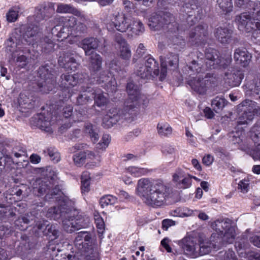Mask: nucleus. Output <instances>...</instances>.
<instances>
[{
	"mask_svg": "<svg viewBox=\"0 0 260 260\" xmlns=\"http://www.w3.org/2000/svg\"><path fill=\"white\" fill-rule=\"evenodd\" d=\"M120 57L124 60H128L131 57V51L128 45L119 46Z\"/></svg>",
	"mask_w": 260,
	"mask_h": 260,
	"instance_id": "49",
	"label": "nucleus"
},
{
	"mask_svg": "<svg viewBox=\"0 0 260 260\" xmlns=\"http://www.w3.org/2000/svg\"><path fill=\"white\" fill-rule=\"evenodd\" d=\"M244 16L242 15V14L237 15L235 18V22L238 26V28L239 30L243 31L244 30Z\"/></svg>",
	"mask_w": 260,
	"mask_h": 260,
	"instance_id": "62",
	"label": "nucleus"
},
{
	"mask_svg": "<svg viewBox=\"0 0 260 260\" xmlns=\"http://www.w3.org/2000/svg\"><path fill=\"white\" fill-rule=\"evenodd\" d=\"M82 93L77 98V104L79 105L85 104L89 100H91V92L93 88L90 87L82 86Z\"/></svg>",
	"mask_w": 260,
	"mask_h": 260,
	"instance_id": "31",
	"label": "nucleus"
},
{
	"mask_svg": "<svg viewBox=\"0 0 260 260\" xmlns=\"http://www.w3.org/2000/svg\"><path fill=\"white\" fill-rule=\"evenodd\" d=\"M226 104V101L224 99L216 97L212 102V106L214 110L218 112V110H221Z\"/></svg>",
	"mask_w": 260,
	"mask_h": 260,
	"instance_id": "50",
	"label": "nucleus"
},
{
	"mask_svg": "<svg viewBox=\"0 0 260 260\" xmlns=\"http://www.w3.org/2000/svg\"><path fill=\"white\" fill-rule=\"evenodd\" d=\"M175 3L181 5V11L188 17L192 16L193 11L197 8V0H173Z\"/></svg>",
	"mask_w": 260,
	"mask_h": 260,
	"instance_id": "23",
	"label": "nucleus"
},
{
	"mask_svg": "<svg viewBox=\"0 0 260 260\" xmlns=\"http://www.w3.org/2000/svg\"><path fill=\"white\" fill-rule=\"evenodd\" d=\"M88 68L90 71L93 73L100 70L102 68V58L97 53H92L88 55Z\"/></svg>",
	"mask_w": 260,
	"mask_h": 260,
	"instance_id": "25",
	"label": "nucleus"
},
{
	"mask_svg": "<svg viewBox=\"0 0 260 260\" xmlns=\"http://www.w3.org/2000/svg\"><path fill=\"white\" fill-rule=\"evenodd\" d=\"M178 244L183 252L186 254L196 255L198 252L197 251L198 244L192 237H186L184 238L179 241Z\"/></svg>",
	"mask_w": 260,
	"mask_h": 260,
	"instance_id": "20",
	"label": "nucleus"
},
{
	"mask_svg": "<svg viewBox=\"0 0 260 260\" xmlns=\"http://www.w3.org/2000/svg\"><path fill=\"white\" fill-rule=\"evenodd\" d=\"M63 202L64 203L63 205H61L60 206L56 207V212H55L53 219L57 220L61 218V220H62L64 218L63 215H66L69 210L72 208L69 207V206H72L74 205V203L67 198L63 199Z\"/></svg>",
	"mask_w": 260,
	"mask_h": 260,
	"instance_id": "26",
	"label": "nucleus"
},
{
	"mask_svg": "<svg viewBox=\"0 0 260 260\" xmlns=\"http://www.w3.org/2000/svg\"><path fill=\"white\" fill-rule=\"evenodd\" d=\"M207 27L199 25L190 31L189 42L192 45H205L207 41Z\"/></svg>",
	"mask_w": 260,
	"mask_h": 260,
	"instance_id": "13",
	"label": "nucleus"
},
{
	"mask_svg": "<svg viewBox=\"0 0 260 260\" xmlns=\"http://www.w3.org/2000/svg\"><path fill=\"white\" fill-rule=\"evenodd\" d=\"M62 115L66 118H70L71 119H74L75 115L73 114V107L71 106H68L63 108L62 110Z\"/></svg>",
	"mask_w": 260,
	"mask_h": 260,
	"instance_id": "59",
	"label": "nucleus"
},
{
	"mask_svg": "<svg viewBox=\"0 0 260 260\" xmlns=\"http://www.w3.org/2000/svg\"><path fill=\"white\" fill-rule=\"evenodd\" d=\"M72 90L67 88H62L58 93L59 102H63L69 99L72 96Z\"/></svg>",
	"mask_w": 260,
	"mask_h": 260,
	"instance_id": "56",
	"label": "nucleus"
},
{
	"mask_svg": "<svg viewBox=\"0 0 260 260\" xmlns=\"http://www.w3.org/2000/svg\"><path fill=\"white\" fill-rule=\"evenodd\" d=\"M15 215L13 212L12 208L9 206H6L0 203V216L1 217H12Z\"/></svg>",
	"mask_w": 260,
	"mask_h": 260,
	"instance_id": "51",
	"label": "nucleus"
},
{
	"mask_svg": "<svg viewBox=\"0 0 260 260\" xmlns=\"http://www.w3.org/2000/svg\"><path fill=\"white\" fill-rule=\"evenodd\" d=\"M19 105L25 109H32L38 106V99L32 93L25 91L19 94L18 100Z\"/></svg>",
	"mask_w": 260,
	"mask_h": 260,
	"instance_id": "16",
	"label": "nucleus"
},
{
	"mask_svg": "<svg viewBox=\"0 0 260 260\" xmlns=\"http://www.w3.org/2000/svg\"><path fill=\"white\" fill-rule=\"evenodd\" d=\"M101 41L93 38H87L83 40L81 43V47L84 50L85 55H88L92 53H95L94 50L101 45Z\"/></svg>",
	"mask_w": 260,
	"mask_h": 260,
	"instance_id": "22",
	"label": "nucleus"
},
{
	"mask_svg": "<svg viewBox=\"0 0 260 260\" xmlns=\"http://www.w3.org/2000/svg\"><path fill=\"white\" fill-rule=\"evenodd\" d=\"M119 112L118 110L113 108L109 109L105 116L115 124L120 119L121 115Z\"/></svg>",
	"mask_w": 260,
	"mask_h": 260,
	"instance_id": "44",
	"label": "nucleus"
},
{
	"mask_svg": "<svg viewBox=\"0 0 260 260\" xmlns=\"http://www.w3.org/2000/svg\"><path fill=\"white\" fill-rule=\"evenodd\" d=\"M82 76L83 75L79 73L74 75L62 74L60 77L59 86L61 88L70 89L76 86L79 82H82Z\"/></svg>",
	"mask_w": 260,
	"mask_h": 260,
	"instance_id": "19",
	"label": "nucleus"
},
{
	"mask_svg": "<svg viewBox=\"0 0 260 260\" xmlns=\"http://www.w3.org/2000/svg\"><path fill=\"white\" fill-rule=\"evenodd\" d=\"M78 20V19L74 16L64 17L57 16L54 18L55 23H62L64 27H66L70 32L74 28Z\"/></svg>",
	"mask_w": 260,
	"mask_h": 260,
	"instance_id": "30",
	"label": "nucleus"
},
{
	"mask_svg": "<svg viewBox=\"0 0 260 260\" xmlns=\"http://www.w3.org/2000/svg\"><path fill=\"white\" fill-rule=\"evenodd\" d=\"M74 243L75 247L81 251H84V249L88 246L87 242L76 238L75 239Z\"/></svg>",
	"mask_w": 260,
	"mask_h": 260,
	"instance_id": "61",
	"label": "nucleus"
},
{
	"mask_svg": "<svg viewBox=\"0 0 260 260\" xmlns=\"http://www.w3.org/2000/svg\"><path fill=\"white\" fill-rule=\"evenodd\" d=\"M39 26L26 27L22 25L15 29L11 36L5 42V48L7 52L13 55L15 52L19 49L18 46L23 44V41L28 45H34L37 40Z\"/></svg>",
	"mask_w": 260,
	"mask_h": 260,
	"instance_id": "2",
	"label": "nucleus"
},
{
	"mask_svg": "<svg viewBox=\"0 0 260 260\" xmlns=\"http://www.w3.org/2000/svg\"><path fill=\"white\" fill-rule=\"evenodd\" d=\"M54 21V20H53ZM55 26L51 29V33L53 35L56 36L58 38L66 39L69 35H71V32L69 31L66 27H64L63 24L60 22L55 23Z\"/></svg>",
	"mask_w": 260,
	"mask_h": 260,
	"instance_id": "28",
	"label": "nucleus"
},
{
	"mask_svg": "<svg viewBox=\"0 0 260 260\" xmlns=\"http://www.w3.org/2000/svg\"><path fill=\"white\" fill-rule=\"evenodd\" d=\"M36 226L39 233L51 240L56 239L60 235L59 226L57 224L49 223L47 220L38 221Z\"/></svg>",
	"mask_w": 260,
	"mask_h": 260,
	"instance_id": "11",
	"label": "nucleus"
},
{
	"mask_svg": "<svg viewBox=\"0 0 260 260\" xmlns=\"http://www.w3.org/2000/svg\"><path fill=\"white\" fill-rule=\"evenodd\" d=\"M127 170L129 173L136 177L144 175L148 172V170L146 169L134 166L129 167Z\"/></svg>",
	"mask_w": 260,
	"mask_h": 260,
	"instance_id": "46",
	"label": "nucleus"
},
{
	"mask_svg": "<svg viewBox=\"0 0 260 260\" xmlns=\"http://www.w3.org/2000/svg\"><path fill=\"white\" fill-rule=\"evenodd\" d=\"M231 62V58L230 57H228L226 58H221L220 57V62L218 64V68H223L225 69L227 68Z\"/></svg>",
	"mask_w": 260,
	"mask_h": 260,
	"instance_id": "63",
	"label": "nucleus"
},
{
	"mask_svg": "<svg viewBox=\"0 0 260 260\" xmlns=\"http://www.w3.org/2000/svg\"><path fill=\"white\" fill-rule=\"evenodd\" d=\"M90 173L88 172L85 171L82 173L81 177L82 192H88L90 190Z\"/></svg>",
	"mask_w": 260,
	"mask_h": 260,
	"instance_id": "42",
	"label": "nucleus"
},
{
	"mask_svg": "<svg viewBox=\"0 0 260 260\" xmlns=\"http://www.w3.org/2000/svg\"><path fill=\"white\" fill-rule=\"evenodd\" d=\"M84 126L85 133L89 135L93 143L96 142L99 138V129L97 126L90 123H86Z\"/></svg>",
	"mask_w": 260,
	"mask_h": 260,
	"instance_id": "34",
	"label": "nucleus"
},
{
	"mask_svg": "<svg viewBox=\"0 0 260 260\" xmlns=\"http://www.w3.org/2000/svg\"><path fill=\"white\" fill-rule=\"evenodd\" d=\"M148 25L151 29L154 31L163 28L175 32L179 30L178 24L173 15L167 12H161L152 15L149 19Z\"/></svg>",
	"mask_w": 260,
	"mask_h": 260,
	"instance_id": "4",
	"label": "nucleus"
},
{
	"mask_svg": "<svg viewBox=\"0 0 260 260\" xmlns=\"http://www.w3.org/2000/svg\"><path fill=\"white\" fill-rule=\"evenodd\" d=\"M112 77L109 75V73L107 71H103L100 72L99 75L96 77V79H94V81H96V83L101 84L105 83L107 84L112 83Z\"/></svg>",
	"mask_w": 260,
	"mask_h": 260,
	"instance_id": "39",
	"label": "nucleus"
},
{
	"mask_svg": "<svg viewBox=\"0 0 260 260\" xmlns=\"http://www.w3.org/2000/svg\"><path fill=\"white\" fill-rule=\"evenodd\" d=\"M38 86L41 92L47 93L54 88L56 81L55 72L51 63H46L41 66L38 71Z\"/></svg>",
	"mask_w": 260,
	"mask_h": 260,
	"instance_id": "6",
	"label": "nucleus"
},
{
	"mask_svg": "<svg viewBox=\"0 0 260 260\" xmlns=\"http://www.w3.org/2000/svg\"><path fill=\"white\" fill-rule=\"evenodd\" d=\"M45 155H48L52 160L57 162L60 160L59 153L53 148H48L43 150Z\"/></svg>",
	"mask_w": 260,
	"mask_h": 260,
	"instance_id": "48",
	"label": "nucleus"
},
{
	"mask_svg": "<svg viewBox=\"0 0 260 260\" xmlns=\"http://www.w3.org/2000/svg\"><path fill=\"white\" fill-rule=\"evenodd\" d=\"M126 89L128 98L125 101L121 110V113L124 116L134 114V112L141 105H145L147 103L145 96L140 93V86L133 81H129L127 83Z\"/></svg>",
	"mask_w": 260,
	"mask_h": 260,
	"instance_id": "3",
	"label": "nucleus"
},
{
	"mask_svg": "<svg viewBox=\"0 0 260 260\" xmlns=\"http://www.w3.org/2000/svg\"><path fill=\"white\" fill-rule=\"evenodd\" d=\"M19 9L17 7H14L8 11L6 14V18L9 22H13L17 20Z\"/></svg>",
	"mask_w": 260,
	"mask_h": 260,
	"instance_id": "45",
	"label": "nucleus"
},
{
	"mask_svg": "<svg viewBox=\"0 0 260 260\" xmlns=\"http://www.w3.org/2000/svg\"><path fill=\"white\" fill-rule=\"evenodd\" d=\"M241 121L239 122L238 127L237 130L234 132V135H233V141L235 143H238L240 144L241 143H242L243 140L244 139V134L242 131H239L240 125L242 124Z\"/></svg>",
	"mask_w": 260,
	"mask_h": 260,
	"instance_id": "57",
	"label": "nucleus"
},
{
	"mask_svg": "<svg viewBox=\"0 0 260 260\" xmlns=\"http://www.w3.org/2000/svg\"><path fill=\"white\" fill-rule=\"evenodd\" d=\"M57 13H72L76 16H80L81 13L77 9L71 5L65 4H59L58 5L56 10Z\"/></svg>",
	"mask_w": 260,
	"mask_h": 260,
	"instance_id": "35",
	"label": "nucleus"
},
{
	"mask_svg": "<svg viewBox=\"0 0 260 260\" xmlns=\"http://www.w3.org/2000/svg\"><path fill=\"white\" fill-rule=\"evenodd\" d=\"M173 181L178 188L186 189L191 185L192 176L186 174L181 169H177L173 175Z\"/></svg>",
	"mask_w": 260,
	"mask_h": 260,
	"instance_id": "15",
	"label": "nucleus"
},
{
	"mask_svg": "<svg viewBox=\"0 0 260 260\" xmlns=\"http://www.w3.org/2000/svg\"><path fill=\"white\" fill-rule=\"evenodd\" d=\"M218 78L213 74H207L204 78H192L188 84L192 90L199 94H204L210 88L217 85Z\"/></svg>",
	"mask_w": 260,
	"mask_h": 260,
	"instance_id": "9",
	"label": "nucleus"
},
{
	"mask_svg": "<svg viewBox=\"0 0 260 260\" xmlns=\"http://www.w3.org/2000/svg\"><path fill=\"white\" fill-rule=\"evenodd\" d=\"M136 192L146 205L160 206L169 196L170 189L161 180L141 178L137 182Z\"/></svg>",
	"mask_w": 260,
	"mask_h": 260,
	"instance_id": "1",
	"label": "nucleus"
},
{
	"mask_svg": "<svg viewBox=\"0 0 260 260\" xmlns=\"http://www.w3.org/2000/svg\"><path fill=\"white\" fill-rule=\"evenodd\" d=\"M117 202V198L115 197L108 194L101 198L100 204L104 208L109 205H114Z\"/></svg>",
	"mask_w": 260,
	"mask_h": 260,
	"instance_id": "47",
	"label": "nucleus"
},
{
	"mask_svg": "<svg viewBox=\"0 0 260 260\" xmlns=\"http://www.w3.org/2000/svg\"><path fill=\"white\" fill-rule=\"evenodd\" d=\"M44 19H45V17H44V16L42 15L41 12L39 10L38 12H37V13L34 16V19H35L34 23L32 24H31L29 25H24L26 27H29L30 26H39V33L37 35V36H38L37 39L38 38V37L40 36L39 34L41 32L40 30H41V25L40 24V22L42 20H44Z\"/></svg>",
	"mask_w": 260,
	"mask_h": 260,
	"instance_id": "55",
	"label": "nucleus"
},
{
	"mask_svg": "<svg viewBox=\"0 0 260 260\" xmlns=\"http://www.w3.org/2000/svg\"><path fill=\"white\" fill-rule=\"evenodd\" d=\"M132 17L126 16L124 14L117 13L112 20L117 30L123 32H125L131 26V20Z\"/></svg>",
	"mask_w": 260,
	"mask_h": 260,
	"instance_id": "18",
	"label": "nucleus"
},
{
	"mask_svg": "<svg viewBox=\"0 0 260 260\" xmlns=\"http://www.w3.org/2000/svg\"><path fill=\"white\" fill-rule=\"evenodd\" d=\"M243 58L244 51L243 49L240 48L236 49L234 55V58L236 61V64L239 65L241 67H244V63L243 60Z\"/></svg>",
	"mask_w": 260,
	"mask_h": 260,
	"instance_id": "54",
	"label": "nucleus"
},
{
	"mask_svg": "<svg viewBox=\"0 0 260 260\" xmlns=\"http://www.w3.org/2000/svg\"><path fill=\"white\" fill-rule=\"evenodd\" d=\"M75 56V52L72 50L63 51L58 58V62L59 66L67 69L74 70L78 65Z\"/></svg>",
	"mask_w": 260,
	"mask_h": 260,
	"instance_id": "14",
	"label": "nucleus"
},
{
	"mask_svg": "<svg viewBox=\"0 0 260 260\" xmlns=\"http://www.w3.org/2000/svg\"><path fill=\"white\" fill-rule=\"evenodd\" d=\"M73 114L75 115V120H74V119H72L73 121H75L76 120H82L83 116L85 115V111L83 109L81 110L80 108H79L78 110L76 109Z\"/></svg>",
	"mask_w": 260,
	"mask_h": 260,
	"instance_id": "64",
	"label": "nucleus"
},
{
	"mask_svg": "<svg viewBox=\"0 0 260 260\" xmlns=\"http://www.w3.org/2000/svg\"><path fill=\"white\" fill-rule=\"evenodd\" d=\"M39 10L45 19L50 18L55 14L54 4L52 3L45 4L43 7Z\"/></svg>",
	"mask_w": 260,
	"mask_h": 260,
	"instance_id": "43",
	"label": "nucleus"
},
{
	"mask_svg": "<svg viewBox=\"0 0 260 260\" xmlns=\"http://www.w3.org/2000/svg\"><path fill=\"white\" fill-rule=\"evenodd\" d=\"M87 26L82 22L81 20H78L74 28H73L71 32V35L74 37H77L84 34L86 32Z\"/></svg>",
	"mask_w": 260,
	"mask_h": 260,
	"instance_id": "40",
	"label": "nucleus"
},
{
	"mask_svg": "<svg viewBox=\"0 0 260 260\" xmlns=\"http://www.w3.org/2000/svg\"><path fill=\"white\" fill-rule=\"evenodd\" d=\"M213 243H214L211 239V237H210V243H206L203 242L201 243L199 245H198L197 247V251H198V253L200 255H204L208 253L211 250L212 247L213 248H220V247H217L215 245H214Z\"/></svg>",
	"mask_w": 260,
	"mask_h": 260,
	"instance_id": "36",
	"label": "nucleus"
},
{
	"mask_svg": "<svg viewBox=\"0 0 260 260\" xmlns=\"http://www.w3.org/2000/svg\"><path fill=\"white\" fill-rule=\"evenodd\" d=\"M224 80L225 82L230 86H238L242 81V78L240 75L235 73H225Z\"/></svg>",
	"mask_w": 260,
	"mask_h": 260,
	"instance_id": "33",
	"label": "nucleus"
},
{
	"mask_svg": "<svg viewBox=\"0 0 260 260\" xmlns=\"http://www.w3.org/2000/svg\"><path fill=\"white\" fill-rule=\"evenodd\" d=\"M205 64L207 69H215L218 68V64L220 62L219 52L213 48L206 49L205 54Z\"/></svg>",
	"mask_w": 260,
	"mask_h": 260,
	"instance_id": "17",
	"label": "nucleus"
},
{
	"mask_svg": "<svg viewBox=\"0 0 260 260\" xmlns=\"http://www.w3.org/2000/svg\"><path fill=\"white\" fill-rule=\"evenodd\" d=\"M41 32L39 34V37L36 40L37 42L32 46L37 44L39 45L42 49V52L49 53L54 50V44L53 42L48 37L45 36L41 37Z\"/></svg>",
	"mask_w": 260,
	"mask_h": 260,
	"instance_id": "24",
	"label": "nucleus"
},
{
	"mask_svg": "<svg viewBox=\"0 0 260 260\" xmlns=\"http://www.w3.org/2000/svg\"><path fill=\"white\" fill-rule=\"evenodd\" d=\"M31 124L38 127L46 133H52L50 122L46 119L43 114H40L32 117L30 119Z\"/></svg>",
	"mask_w": 260,
	"mask_h": 260,
	"instance_id": "21",
	"label": "nucleus"
},
{
	"mask_svg": "<svg viewBox=\"0 0 260 260\" xmlns=\"http://www.w3.org/2000/svg\"><path fill=\"white\" fill-rule=\"evenodd\" d=\"M136 73L138 76L143 79L150 80L156 77L144 65L139 67Z\"/></svg>",
	"mask_w": 260,
	"mask_h": 260,
	"instance_id": "37",
	"label": "nucleus"
},
{
	"mask_svg": "<svg viewBox=\"0 0 260 260\" xmlns=\"http://www.w3.org/2000/svg\"><path fill=\"white\" fill-rule=\"evenodd\" d=\"M196 54V58L193 59L184 69V71L187 72L186 74L189 76L202 72L205 70L204 54L200 51H197Z\"/></svg>",
	"mask_w": 260,
	"mask_h": 260,
	"instance_id": "12",
	"label": "nucleus"
},
{
	"mask_svg": "<svg viewBox=\"0 0 260 260\" xmlns=\"http://www.w3.org/2000/svg\"><path fill=\"white\" fill-rule=\"evenodd\" d=\"M145 66L156 77L159 76L158 63L150 55H147L144 58Z\"/></svg>",
	"mask_w": 260,
	"mask_h": 260,
	"instance_id": "29",
	"label": "nucleus"
},
{
	"mask_svg": "<svg viewBox=\"0 0 260 260\" xmlns=\"http://www.w3.org/2000/svg\"><path fill=\"white\" fill-rule=\"evenodd\" d=\"M77 214L76 210L71 208L66 215H63L64 218L62 220V227L67 232L72 233L88 226L90 223L89 219L78 215Z\"/></svg>",
	"mask_w": 260,
	"mask_h": 260,
	"instance_id": "5",
	"label": "nucleus"
},
{
	"mask_svg": "<svg viewBox=\"0 0 260 260\" xmlns=\"http://www.w3.org/2000/svg\"><path fill=\"white\" fill-rule=\"evenodd\" d=\"M130 30L132 33L136 36L142 35L145 31L142 22L137 19L132 18L131 20Z\"/></svg>",
	"mask_w": 260,
	"mask_h": 260,
	"instance_id": "32",
	"label": "nucleus"
},
{
	"mask_svg": "<svg viewBox=\"0 0 260 260\" xmlns=\"http://www.w3.org/2000/svg\"><path fill=\"white\" fill-rule=\"evenodd\" d=\"M232 30L223 27L217 28L215 31V37L222 44H228L231 40Z\"/></svg>",
	"mask_w": 260,
	"mask_h": 260,
	"instance_id": "27",
	"label": "nucleus"
},
{
	"mask_svg": "<svg viewBox=\"0 0 260 260\" xmlns=\"http://www.w3.org/2000/svg\"><path fill=\"white\" fill-rule=\"evenodd\" d=\"M222 219H217L211 224L212 229L217 232L216 236L218 234H219V237L222 236Z\"/></svg>",
	"mask_w": 260,
	"mask_h": 260,
	"instance_id": "58",
	"label": "nucleus"
},
{
	"mask_svg": "<svg viewBox=\"0 0 260 260\" xmlns=\"http://www.w3.org/2000/svg\"><path fill=\"white\" fill-rule=\"evenodd\" d=\"M86 157V152L81 151L73 156V160L76 166L80 167L85 163Z\"/></svg>",
	"mask_w": 260,
	"mask_h": 260,
	"instance_id": "52",
	"label": "nucleus"
},
{
	"mask_svg": "<svg viewBox=\"0 0 260 260\" xmlns=\"http://www.w3.org/2000/svg\"><path fill=\"white\" fill-rule=\"evenodd\" d=\"M76 239L80 240H83L84 242H89L91 240V235L87 232H80L77 233L76 237Z\"/></svg>",
	"mask_w": 260,
	"mask_h": 260,
	"instance_id": "60",
	"label": "nucleus"
},
{
	"mask_svg": "<svg viewBox=\"0 0 260 260\" xmlns=\"http://www.w3.org/2000/svg\"><path fill=\"white\" fill-rule=\"evenodd\" d=\"M160 61L161 65V71L159 79L160 81L164 80L166 77L167 73V66L173 68L172 69L178 67L179 57L177 54L169 53L165 56H160Z\"/></svg>",
	"mask_w": 260,
	"mask_h": 260,
	"instance_id": "10",
	"label": "nucleus"
},
{
	"mask_svg": "<svg viewBox=\"0 0 260 260\" xmlns=\"http://www.w3.org/2000/svg\"><path fill=\"white\" fill-rule=\"evenodd\" d=\"M91 100L93 99L94 102L99 107H101L106 105L108 102L106 96L103 93L95 92L93 88V91L91 92Z\"/></svg>",
	"mask_w": 260,
	"mask_h": 260,
	"instance_id": "38",
	"label": "nucleus"
},
{
	"mask_svg": "<svg viewBox=\"0 0 260 260\" xmlns=\"http://www.w3.org/2000/svg\"><path fill=\"white\" fill-rule=\"evenodd\" d=\"M232 224V220L230 219H222V236L219 237V234H218V236H216V233L211 235V239L214 242L213 243L214 245L217 247H222L234 242L236 233L235 227Z\"/></svg>",
	"mask_w": 260,
	"mask_h": 260,
	"instance_id": "8",
	"label": "nucleus"
},
{
	"mask_svg": "<svg viewBox=\"0 0 260 260\" xmlns=\"http://www.w3.org/2000/svg\"><path fill=\"white\" fill-rule=\"evenodd\" d=\"M217 3L223 11L229 12L232 11L233 8L232 0H217Z\"/></svg>",
	"mask_w": 260,
	"mask_h": 260,
	"instance_id": "53",
	"label": "nucleus"
},
{
	"mask_svg": "<svg viewBox=\"0 0 260 260\" xmlns=\"http://www.w3.org/2000/svg\"><path fill=\"white\" fill-rule=\"evenodd\" d=\"M157 129L158 135L161 137H168L172 133V128L167 123H158Z\"/></svg>",
	"mask_w": 260,
	"mask_h": 260,
	"instance_id": "41",
	"label": "nucleus"
},
{
	"mask_svg": "<svg viewBox=\"0 0 260 260\" xmlns=\"http://www.w3.org/2000/svg\"><path fill=\"white\" fill-rule=\"evenodd\" d=\"M31 187L32 192L36 196L40 197L46 194L45 199L46 201L53 199L55 196L60 195L61 193L59 186L53 187V184L48 178L36 179L32 182Z\"/></svg>",
	"mask_w": 260,
	"mask_h": 260,
	"instance_id": "7",
	"label": "nucleus"
}]
</instances>
